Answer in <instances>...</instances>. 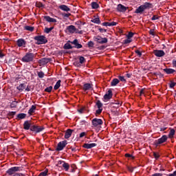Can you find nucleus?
I'll return each instance as SVG.
<instances>
[{"mask_svg":"<svg viewBox=\"0 0 176 176\" xmlns=\"http://www.w3.org/2000/svg\"><path fill=\"white\" fill-rule=\"evenodd\" d=\"M74 132V130L72 129H67L65 132V138L66 140H68V138H69L71 137V135H72V133Z\"/></svg>","mask_w":176,"mask_h":176,"instance_id":"nucleus-12","label":"nucleus"},{"mask_svg":"<svg viewBox=\"0 0 176 176\" xmlns=\"http://www.w3.org/2000/svg\"><path fill=\"white\" fill-rule=\"evenodd\" d=\"M86 135V132H82L80 134V138H82Z\"/></svg>","mask_w":176,"mask_h":176,"instance_id":"nucleus-55","label":"nucleus"},{"mask_svg":"<svg viewBox=\"0 0 176 176\" xmlns=\"http://www.w3.org/2000/svg\"><path fill=\"white\" fill-rule=\"evenodd\" d=\"M45 128L43 126H38L36 125H33L31 126V131H35V133H41V131H43Z\"/></svg>","mask_w":176,"mask_h":176,"instance_id":"nucleus-6","label":"nucleus"},{"mask_svg":"<svg viewBox=\"0 0 176 176\" xmlns=\"http://www.w3.org/2000/svg\"><path fill=\"white\" fill-rule=\"evenodd\" d=\"M144 7L142 6H139L135 11V13H142L144 12Z\"/></svg>","mask_w":176,"mask_h":176,"instance_id":"nucleus-25","label":"nucleus"},{"mask_svg":"<svg viewBox=\"0 0 176 176\" xmlns=\"http://www.w3.org/2000/svg\"><path fill=\"white\" fill-rule=\"evenodd\" d=\"M126 157H131L132 159H134V157L133 155L131 154H125Z\"/></svg>","mask_w":176,"mask_h":176,"instance_id":"nucleus-56","label":"nucleus"},{"mask_svg":"<svg viewBox=\"0 0 176 176\" xmlns=\"http://www.w3.org/2000/svg\"><path fill=\"white\" fill-rule=\"evenodd\" d=\"M143 9L146 10V9H151L152 8V4L151 3L146 2L144 5H142Z\"/></svg>","mask_w":176,"mask_h":176,"instance_id":"nucleus-21","label":"nucleus"},{"mask_svg":"<svg viewBox=\"0 0 176 176\" xmlns=\"http://www.w3.org/2000/svg\"><path fill=\"white\" fill-rule=\"evenodd\" d=\"M67 30L68 32H69L70 34H75V31H76V28H75V26L71 25L67 28Z\"/></svg>","mask_w":176,"mask_h":176,"instance_id":"nucleus-11","label":"nucleus"},{"mask_svg":"<svg viewBox=\"0 0 176 176\" xmlns=\"http://www.w3.org/2000/svg\"><path fill=\"white\" fill-rule=\"evenodd\" d=\"M133 36H134V33L133 32H129L127 35V38H129L131 39V38H133Z\"/></svg>","mask_w":176,"mask_h":176,"instance_id":"nucleus-46","label":"nucleus"},{"mask_svg":"<svg viewBox=\"0 0 176 176\" xmlns=\"http://www.w3.org/2000/svg\"><path fill=\"white\" fill-rule=\"evenodd\" d=\"M32 60H34V54L32 53H28L22 58L23 63H30V61H32Z\"/></svg>","mask_w":176,"mask_h":176,"instance_id":"nucleus-2","label":"nucleus"},{"mask_svg":"<svg viewBox=\"0 0 176 176\" xmlns=\"http://www.w3.org/2000/svg\"><path fill=\"white\" fill-rule=\"evenodd\" d=\"M135 53H136V54H138L139 56V57H141V56H142V53H141V52H140V50H136Z\"/></svg>","mask_w":176,"mask_h":176,"instance_id":"nucleus-53","label":"nucleus"},{"mask_svg":"<svg viewBox=\"0 0 176 176\" xmlns=\"http://www.w3.org/2000/svg\"><path fill=\"white\" fill-rule=\"evenodd\" d=\"M175 134V130H174V129H170L169 134H168V138H173L174 137Z\"/></svg>","mask_w":176,"mask_h":176,"instance_id":"nucleus-28","label":"nucleus"},{"mask_svg":"<svg viewBox=\"0 0 176 176\" xmlns=\"http://www.w3.org/2000/svg\"><path fill=\"white\" fill-rule=\"evenodd\" d=\"M96 143H91V144H84L83 148H85V149H91V148H94V146H96Z\"/></svg>","mask_w":176,"mask_h":176,"instance_id":"nucleus-13","label":"nucleus"},{"mask_svg":"<svg viewBox=\"0 0 176 176\" xmlns=\"http://www.w3.org/2000/svg\"><path fill=\"white\" fill-rule=\"evenodd\" d=\"M59 9H60V10H63V12H69L71 10V9L66 5L60 6Z\"/></svg>","mask_w":176,"mask_h":176,"instance_id":"nucleus-18","label":"nucleus"},{"mask_svg":"<svg viewBox=\"0 0 176 176\" xmlns=\"http://www.w3.org/2000/svg\"><path fill=\"white\" fill-rule=\"evenodd\" d=\"M94 46V43L93 41L88 42V47H93Z\"/></svg>","mask_w":176,"mask_h":176,"instance_id":"nucleus-42","label":"nucleus"},{"mask_svg":"<svg viewBox=\"0 0 176 176\" xmlns=\"http://www.w3.org/2000/svg\"><path fill=\"white\" fill-rule=\"evenodd\" d=\"M13 176H20V173H15Z\"/></svg>","mask_w":176,"mask_h":176,"instance_id":"nucleus-64","label":"nucleus"},{"mask_svg":"<svg viewBox=\"0 0 176 176\" xmlns=\"http://www.w3.org/2000/svg\"><path fill=\"white\" fill-rule=\"evenodd\" d=\"M20 170H21V168L19 166L12 167L7 170V174H8V175H13L14 173L17 171H20Z\"/></svg>","mask_w":176,"mask_h":176,"instance_id":"nucleus-3","label":"nucleus"},{"mask_svg":"<svg viewBox=\"0 0 176 176\" xmlns=\"http://www.w3.org/2000/svg\"><path fill=\"white\" fill-rule=\"evenodd\" d=\"M91 23H94L95 24H100L101 23V21H100V18H95L94 19H92Z\"/></svg>","mask_w":176,"mask_h":176,"instance_id":"nucleus-29","label":"nucleus"},{"mask_svg":"<svg viewBox=\"0 0 176 176\" xmlns=\"http://www.w3.org/2000/svg\"><path fill=\"white\" fill-rule=\"evenodd\" d=\"M164 71L166 74H174L175 72L174 69H164Z\"/></svg>","mask_w":176,"mask_h":176,"instance_id":"nucleus-27","label":"nucleus"},{"mask_svg":"<svg viewBox=\"0 0 176 176\" xmlns=\"http://www.w3.org/2000/svg\"><path fill=\"white\" fill-rule=\"evenodd\" d=\"M150 35H153V36H155V30H151L149 31Z\"/></svg>","mask_w":176,"mask_h":176,"instance_id":"nucleus-52","label":"nucleus"},{"mask_svg":"<svg viewBox=\"0 0 176 176\" xmlns=\"http://www.w3.org/2000/svg\"><path fill=\"white\" fill-rule=\"evenodd\" d=\"M3 56H5V55H3V54L2 52H0V57H1V58H2V57H3Z\"/></svg>","mask_w":176,"mask_h":176,"instance_id":"nucleus-63","label":"nucleus"},{"mask_svg":"<svg viewBox=\"0 0 176 176\" xmlns=\"http://www.w3.org/2000/svg\"><path fill=\"white\" fill-rule=\"evenodd\" d=\"M31 129V122L30 121H25L23 124V129L25 130H30Z\"/></svg>","mask_w":176,"mask_h":176,"instance_id":"nucleus-17","label":"nucleus"},{"mask_svg":"<svg viewBox=\"0 0 176 176\" xmlns=\"http://www.w3.org/2000/svg\"><path fill=\"white\" fill-rule=\"evenodd\" d=\"M25 116H27V114L22 113L18 114L17 118L19 119H24V118H25Z\"/></svg>","mask_w":176,"mask_h":176,"instance_id":"nucleus-33","label":"nucleus"},{"mask_svg":"<svg viewBox=\"0 0 176 176\" xmlns=\"http://www.w3.org/2000/svg\"><path fill=\"white\" fill-rule=\"evenodd\" d=\"M119 79L118 78H114L112 80V81L111 82V86H116L117 85L119 84Z\"/></svg>","mask_w":176,"mask_h":176,"instance_id":"nucleus-23","label":"nucleus"},{"mask_svg":"<svg viewBox=\"0 0 176 176\" xmlns=\"http://www.w3.org/2000/svg\"><path fill=\"white\" fill-rule=\"evenodd\" d=\"M118 79H119L121 82H126V79H124V76H118Z\"/></svg>","mask_w":176,"mask_h":176,"instance_id":"nucleus-43","label":"nucleus"},{"mask_svg":"<svg viewBox=\"0 0 176 176\" xmlns=\"http://www.w3.org/2000/svg\"><path fill=\"white\" fill-rule=\"evenodd\" d=\"M92 124L94 127H97V126H101L102 124V120L98 118H94L92 120Z\"/></svg>","mask_w":176,"mask_h":176,"instance_id":"nucleus-8","label":"nucleus"},{"mask_svg":"<svg viewBox=\"0 0 176 176\" xmlns=\"http://www.w3.org/2000/svg\"><path fill=\"white\" fill-rule=\"evenodd\" d=\"M34 41H36V45H44L45 43H47V39L45 36H36L34 37Z\"/></svg>","mask_w":176,"mask_h":176,"instance_id":"nucleus-1","label":"nucleus"},{"mask_svg":"<svg viewBox=\"0 0 176 176\" xmlns=\"http://www.w3.org/2000/svg\"><path fill=\"white\" fill-rule=\"evenodd\" d=\"M47 175V170H45L44 172H41L40 174H39V176H46Z\"/></svg>","mask_w":176,"mask_h":176,"instance_id":"nucleus-44","label":"nucleus"},{"mask_svg":"<svg viewBox=\"0 0 176 176\" xmlns=\"http://www.w3.org/2000/svg\"><path fill=\"white\" fill-rule=\"evenodd\" d=\"M52 90H53V87L50 86L49 87H47L45 89V91H47V93H50V91H52Z\"/></svg>","mask_w":176,"mask_h":176,"instance_id":"nucleus-38","label":"nucleus"},{"mask_svg":"<svg viewBox=\"0 0 176 176\" xmlns=\"http://www.w3.org/2000/svg\"><path fill=\"white\" fill-rule=\"evenodd\" d=\"M35 109H36V107L35 105H32L31 108L28 111V113L30 115H32L35 112Z\"/></svg>","mask_w":176,"mask_h":176,"instance_id":"nucleus-24","label":"nucleus"},{"mask_svg":"<svg viewBox=\"0 0 176 176\" xmlns=\"http://www.w3.org/2000/svg\"><path fill=\"white\" fill-rule=\"evenodd\" d=\"M104 100H108L112 98V91L109 90L108 92L104 96Z\"/></svg>","mask_w":176,"mask_h":176,"instance_id":"nucleus-14","label":"nucleus"},{"mask_svg":"<svg viewBox=\"0 0 176 176\" xmlns=\"http://www.w3.org/2000/svg\"><path fill=\"white\" fill-rule=\"evenodd\" d=\"M45 19L46 21H48V23H57V20H56V19L52 18L49 16H45Z\"/></svg>","mask_w":176,"mask_h":176,"instance_id":"nucleus-20","label":"nucleus"},{"mask_svg":"<svg viewBox=\"0 0 176 176\" xmlns=\"http://www.w3.org/2000/svg\"><path fill=\"white\" fill-rule=\"evenodd\" d=\"M173 65L175 68L176 67V60L173 61Z\"/></svg>","mask_w":176,"mask_h":176,"instance_id":"nucleus-61","label":"nucleus"},{"mask_svg":"<svg viewBox=\"0 0 176 176\" xmlns=\"http://www.w3.org/2000/svg\"><path fill=\"white\" fill-rule=\"evenodd\" d=\"M79 61H80V64H83V63H85V61H86V60L85 59V57L80 56L79 58Z\"/></svg>","mask_w":176,"mask_h":176,"instance_id":"nucleus-40","label":"nucleus"},{"mask_svg":"<svg viewBox=\"0 0 176 176\" xmlns=\"http://www.w3.org/2000/svg\"><path fill=\"white\" fill-rule=\"evenodd\" d=\"M163 175L162 173H155L152 175V176H162Z\"/></svg>","mask_w":176,"mask_h":176,"instance_id":"nucleus-60","label":"nucleus"},{"mask_svg":"<svg viewBox=\"0 0 176 176\" xmlns=\"http://www.w3.org/2000/svg\"><path fill=\"white\" fill-rule=\"evenodd\" d=\"M38 78H43L45 76V74L43 72H38Z\"/></svg>","mask_w":176,"mask_h":176,"instance_id":"nucleus-39","label":"nucleus"},{"mask_svg":"<svg viewBox=\"0 0 176 176\" xmlns=\"http://www.w3.org/2000/svg\"><path fill=\"white\" fill-rule=\"evenodd\" d=\"M131 38L127 37V39L124 40V43L127 44V43H131Z\"/></svg>","mask_w":176,"mask_h":176,"instance_id":"nucleus-45","label":"nucleus"},{"mask_svg":"<svg viewBox=\"0 0 176 176\" xmlns=\"http://www.w3.org/2000/svg\"><path fill=\"white\" fill-rule=\"evenodd\" d=\"M167 135H164L161 138L158 139L157 141L155 142V145L157 146L158 145H160V144H164V142H166L167 141Z\"/></svg>","mask_w":176,"mask_h":176,"instance_id":"nucleus-5","label":"nucleus"},{"mask_svg":"<svg viewBox=\"0 0 176 176\" xmlns=\"http://www.w3.org/2000/svg\"><path fill=\"white\" fill-rule=\"evenodd\" d=\"M24 89H25V85L24 84H21L17 87V89L19 90V91H23Z\"/></svg>","mask_w":176,"mask_h":176,"instance_id":"nucleus-30","label":"nucleus"},{"mask_svg":"<svg viewBox=\"0 0 176 176\" xmlns=\"http://www.w3.org/2000/svg\"><path fill=\"white\" fill-rule=\"evenodd\" d=\"M60 86H61V80H58L54 87V90L58 89L60 88Z\"/></svg>","mask_w":176,"mask_h":176,"instance_id":"nucleus-26","label":"nucleus"},{"mask_svg":"<svg viewBox=\"0 0 176 176\" xmlns=\"http://www.w3.org/2000/svg\"><path fill=\"white\" fill-rule=\"evenodd\" d=\"M36 6L37 8H43V4L41 2H36Z\"/></svg>","mask_w":176,"mask_h":176,"instance_id":"nucleus-41","label":"nucleus"},{"mask_svg":"<svg viewBox=\"0 0 176 176\" xmlns=\"http://www.w3.org/2000/svg\"><path fill=\"white\" fill-rule=\"evenodd\" d=\"M62 16H63V17H69V16H71V13H63L62 14Z\"/></svg>","mask_w":176,"mask_h":176,"instance_id":"nucleus-47","label":"nucleus"},{"mask_svg":"<svg viewBox=\"0 0 176 176\" xmlns=\"http://www.w3.org/2000/svg\"><path fill=\"white\" fill-rule=\"evenodd\" d=\"M17 107V102H12L10 104L11 108H16Z\"/></svg>","mask_w":176,"mask_h":176,"instance_id":"nucleus-37","label":"nucleus"},{"mask_svg":"<svg viewBox=\"0 0 176 176\" xmlns=\"http://www.w3.org/2000/svg\"><path fill=\"white\" fill-rule=\"evenodd\" d=\"M117 9L119 12H126L127 10V8L122 4H118Z\"/></svg>","mask_w":176,"mask_h":176,"instance_id":"nucleus-15","label":"nucleus"},{"mask_svg":"<svg viewBox=\"0 0 176 176\" xmlns=\"http://www.w3.org/2000/svg\"><path fill=\"white\" fill-rule=\"evenodd\" d=\"M25 30H26L27 31L32 32L34 31V27L27 25V26H25Z\"/></svg>","mask_w":176,"mask_h":176,"instance_id":"nucleus-35","label":"nucleus"},{"mask_svg":"<svg viewBox=\"0 0 176 176\" xmlns=\"http://www.w3.org/2000/svg\"><path fill=\"white\" fill-rule=\"evenodd\" d=\"M151 20H159V16L157 15H153V16L151 18Z\"/></svg>","mask_w":176,"mask_h":176,"instance_id":"nucleus-49","label":"nucleus"},{"mask_svg":"<svg viewBox=\"0 0 176 176\" xmlns=\"http://www.w3.org/2000/svg\"><path fill=\"white\" fill-rule=\"evenodd\" d=\"M52 30H53V28H45L44 31L46 34H49L52 32Z\"/></svg>","mask_w":176,"mask_h":176,"instance_id":"nucleus-36","label":"nucleus"},{"mask_svg":"<svg viewBox=\"0 0 176 176\" xmlns=\"http://www.w3.org/2000/svg\"><path fill=\"white\" fill-rule=\"evenodd\" d=\"M63 48L65 50L72 49V45H71L69 43H65Z\"/></svg>","mask_w":176,"mask_h":176,"instance_id":"nucleus-34","label":"nucleus"},{"mask_svg":"<svg viewBox=\"0 0 176 176\" xmlns=\"http://www.w3.org/2000/svg\"><path fill=\"white\" fill-rule=\"evenodd\" d=\"M76 34H83L82 30L79 31L78 29L76 28V30L74 32Z\"/></svg>","mask_w":176,"mask_h":176,"instance_id":"nucleus-54","label":"nucleus"},{"mask_svg":"<svg viewBox=\"0 0 176 176\" xmlns=\"http://www.w3.org/2000/svg\"><path fill=\"white\" fill-rule=\"evenodd\" d=\"M99 31H100V32H107V30L102 29V28H100Z\"/></svg>","mask_w":176,"mask_h":176,"instance_id":"nucleus-59","label":"nucleus"},{"mask_svg":"<svg viewBox=\"0 0 176 176\" xmlns=\"http://www.w3.org/2000/svg\"><path fill=\"white\" fill-rule=\"evenodd\" d=\"M91 89H93V85L90 83H86L84 85L83 90H91Z\"/></svg>","mask_w":176,"mask_h":176,"instance_id":"nucleus-19","label":"nucleus"},{"mask_svg":"<svg viewBox=\"0 0 176 176\" xmlns=\"http://www.w3.org/2000/svg\"><path fill=\"white\" fill-rule=\"evenodd\" d=\"M118 24L116 22H111L110 23V27H113L114 25H116Z\"/></svg>","mask_w":176,"mask_h":176,"instance_id":"nucleus-57","label":"nucleus"},{"mask_svg":"<svg viewBox=\"0 0 176 176\" xmlns=\"http://www.w3.org/2000/svg\"><path fill=\"white\" fill-rule=\"evenodd\" d=\"M62 167L65 168V171H68V170H69V164L68 163L65 162V164H63V166H62Z\"/></svg>","mask_w":176,"mask_h":176,"instance_id":"nucleus-32","label":"nucleus"},{"mask_svg":"<svg viewBox=\"0 0 176 176\" xmlns=\"http://www.w3.org/2000/svg\"><path fill=\"white\" fill-rule=\"evenodd\" d=\"M91 5L92 9H98L99 8L98 3H97L96 2H92Z\"/></svg>","mask_w":176,"mask_h":176,"instance_id":"nucleus-31","label":"nucleus"},{"mask_svg":"<svg viewBox=\"0 0 176 176\" xmlns=\"http://www.w3.org/2000/svg\"><path fill=\"white\" fill-rule=\"evenodd\" d=\"M67 144H68L67 140L60 142L56 147V151H63L67 146Z\"/></svg>","mask_w":176,"mask_h":176,"instance_id":"nucleus-4","label":"nucleus"},{"mask_svg":"<svg viewBox=\"0 0 176 176\" xmlns=\"http://www.w3.org/2000/svg\"><path fill=\"white\" fill-rule=\"evenodd\" d=\"M174 86H175V82H171V83L170 84V89H173V87H174Z\"/></svg>","mask_w":176,"mask_h":176,"instance_id":"nucleus-58","label":"nucleus"},{"mask_svg":"<svg viewBox=\"0 0 176 176\" xmlns=\"http://www.w3.org/2000/svg\"><path fill=\"white\" fill-rule=\"evenodd\" d=\"M102 25H104V27H111L109 22H104V23H102Z\"/></svg>","mask_w":176,"mask_h":176,"instance_id":"nucleus-48","label":"nucleus"},{"mask_svg":"<svg viewBox=\"0 0 176 176\" xmlns=\"http://www.w3.org/2000/svg\"><path fill=\"white\" fill-rule=\"evenodd\" d=\"M154 54L156 57H163L166 53L163 50H155L154 51Z\"/></svg>","mask_w":176,"mask_h":176,"instance_id":"nucleus-10","label":"nucleus"},{"mask_svg":"<svg viewBox=\"0 0 176 176\" xmlns=\"http://www.w3.org/2000/svg\"><path fill=\"white\" fill-rule=\"evenodd\" d=\"M95 41L96 42H98V43H107L108 42V38H102L100 36H98L95 38Z\"/></svg>","mask_w":176,"mask_h":176,"instance_id":"nucleus-9","label":"nucleus"},{"mask_svg":"<svg viewBox=\"0 0 176 176\" xmlns=\"http://www.w3.org/2000/svg\"><path fill=\"white\" fill-rule=\"evenodd\" d=\"M72 44L75 45V47L76 49H82V45L78 43V39H75L74 41H72Z\"/></svg>","mask_w":176,"mask_h":176,"instance_id":"nucleus-16","label":"nucleus"},{"mask_svg":"<svg viewBox=\"0 0 176 176\" xmlns=\"http://www.w3.org/2000/svg\"><path fill=\"white\" fill-rule=\"evenodd\" d=\"M65 163V162L60 160L58 162V166H63Z\"/></svg>","mask_w":176,"mask_h":176,"instance_id":"nucleus-50","label":"nucleus"},{"mask_svg":"<svg viewBox=\"0 0 176 176\" xmlns=\"http://www.w3.org/2000/svg\"><path fill=\"white\" fill-rule=\"evenodd\" d=\"M96 106L97 107V108H98V109L96 110V115H100V113L102 112V103L101 102V101L98 100L96 102Z\"/></svg>","mask_w":176,"mask_h":176,"instance_id":"nucleus-7","label":"nucleus"},{"mask_svg":"<svg viewBox=\"0 0 176 176\" xmlns=\"http://www.w3.org/2000/svg\"><path fill=\"white\" fill-rule=\"evenodd\" d=\"M85 107H82L80 109L78 110V111L80 113H83V112H85Z\"/></svg>","mask_w":176,"mask_h":176,"instance_id":"nucleus-51","label":"nucleus"},{"mask_svg":"<svg viewBox=\"0 0 176 176\" xmlns=\"http://www.w3.org/2000/svg\"><path fill=\"white\" fill-rule=\"evenodd\" d=\"M154 156H155V159H157L159 157V155H157V154H156V153H154Z\"/></svg>","mask_w":176,"mask_h":176,"instance_id":"nucleus-62","label":"nucleus"},{"mask_svg":"<svg viewBox=\"0 0 176 176\" xmlns=\"http://www.w3.org/2000/svg\"><path fill=\"white\" fill-rule=\"evenodd\" d=\"M17 45L19 47H21V46H25V41L24 39H19L17 41Z\"/></svg>","mask_w":176,"mask_h":176,"instance_id":"nucleus-22","label":"nucleus"}]
</instances>
